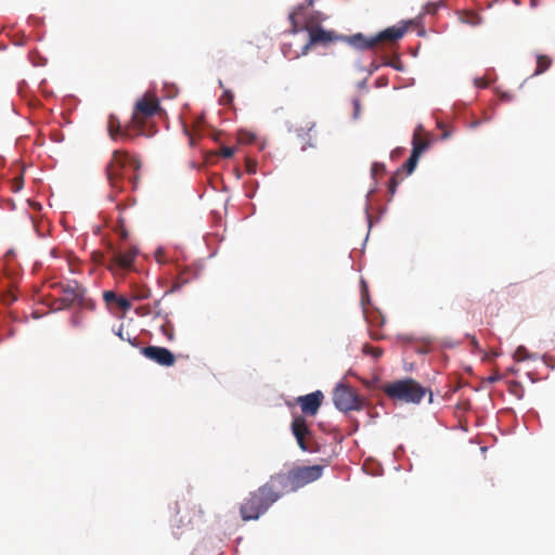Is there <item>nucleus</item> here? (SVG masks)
<instances>
[{"label": "nucleus", "mask_w": 555, "mask_h": 555, "mask_svg": "<svg viewBox=\"0 0 555 555\" xmlns=\"http://www.w3.org/2000/svg\"><path fill=\"white\" fill-rule=\"evenodd\" d=\"M283 494L279 490L274 479L269 480L250 491L240 505V515L244 521L257 520L278 502Z\"/></svg>", "instance_id": "nucleus-1"}, {"label": "nucleus", "mask_w": 555, "mask_h": 555, "mask_svg": "<svg viewBox=\"0 0 555 555\" xmlns=\"http://www.w3.org/2000/svg\"><path fill=\"white\" fill-rule=\"evenodd\" d=\"M324 466H294L287 470H281L272 476L283 495L295 492L300 488L318 480L323 474Z\"/></svg>", "instance_id": "nucleus-2"}, {"label": "nucleus", "mask_w": 555, "mask_h": 555, "mask_svg": "<svg viewBox=\"0 0 555 555\" xmlns=\"http://www.w3.org/2000/svg\"><path fill=\"white\" fill-rule=\"evenodd\" d=\"M384 393L391 400L405 403H420L428 389L413 378H403L382 386Z\"/></svg>", "instance_id": "nucleus-3"}, {"label": "nucleus", "mask_w": 555, "mask_h": 555, "mask_svg": "<svg viewBox=\"0 0 555 555\" xmlns=\"http://www.w3.org/2000/svg\"><path fill=\"white\" fill-rule=\"evenodd\" d=\"M127 165L138 170L141 166L140 162L131 157L127 151L116 150L113 152L112 159L106 166V178L115 194L124 191L125 177L124 170Z\"/></svg>", "instance_id": "nucleus-4"}, {"label": "nucleus", "mask_w": 555, "mask_h": 555, "mask_svg": "<svg viewBox=\"0 0 555 555\" xmlns=\"http://www.w3.org/2000/svg\"><path fill=\"white\" fill-rule=\"evenodd\" d=\"M203 509L201 505L191 499L182 498L176 503V515L172 519V526L178 529H193L203 520Z\"/></svg>", "instance_id": "nucleus-5"}, {"label": "nucleus", "mask_w": 555, "mask_h": 555, "mask_svg": "<svg viewBox=\"0 0 555 555\" xmlns=\"http://www.w3.org/2000/svg\"><path fill=\"white\" fill-rule=\"evenodd\" d=\"M159 109V103L156 96L149 93L137 101L131 117V125L137 129V135L145 134L143 129L147 118L154 116Z\"/></svg>", "instance_id": "nucleus-6"}, {"label": "nucleus", "mask_w": 555, "mask_h": 555, "mask_svg": "<svg viewBox=\"0 0 555 555\" xmlns=\"http://www.w3.org/2000/svg\"><path fill=\"white\" fill-rule=\"evenodd\" d=\"M313 4V0H308L307 5L300 4L296 7L288 16L291 22L289 33L297 34L301 30L307 31L308 34L318 28L321 22L320 13L313 12L310 14H306L305 10L307 7H311Z\"/></svg>", "instance_id": "nucleus-7"}, {"label": "nucleus", "mask_w": 555, "mask_h": 555, "mask_svg": "<svg viewBox=\"0 0 555 555\" xmlns=\"http://www.w3.org/2000/svg\"><path fill=\"white\" fill-rule=\"evenodd\" d=\"M335 406L343 412L359 411L363 406V400L349 386L339 384L333 392Z\"/></svg>", "instance_id": "nucleus-8"}, {"label": "nucleus", "mask_w": 555, "mask_h": 555, "mask_svg": "<svg viewBox=\"0 0 555 555\" xmlns=\"http://www.w3.org/2000/svg\"><path fill=\"white\" fill-rule=\"evenodd\" d=\"M112 257L107 263V269L116 273L117 270L130 271L133 269V262L139 254V249L135 246H129L125 250H117L109 244L108 246Z\"/></svg>", "instance_id": "nucleus-9"}, {"label": "nucleus", "mask_w": 555, "mask_h": 555, "mask_svg": "<svg viewBox=\"0 0 555 555\" xmlns=\"http://www.w3.org/2000/svg\"><path fill=\"white\" fill-rule=\"evenodd\" d=\"M309 39L307 43L301 48V52L297 53L294 57H299L300 55H307L310 49L314 46L327 47L330 43L345 40V37L338 35L334 30L324 29L322 26H319L315 29H312L309 34Z\"/></svg>", "instance_id": "nucleus-10"}, {"label": "nucleus", "mask_w": 555, "mask_h": 555, "mask_svg": "<svg viewBox=\"0 0 555 555\" xmlns=\"http://www.w3.org/2000/svg\"><path fill=\"white\" fill-rule=\"evenodd\" d=\"M291 428L299 448L302 451L311 453L319 451L318 444L311 440L312 433L304 416L294 417Z\"/></svg>", "instance_id": "nucleus-11"}, {"label": "nucleus", "mask_w": 555, "mask_h": 555, "mask_svg": "<svg viewBox=\"0 0 555 555\" xmlns=\"http://www.w3.org/2000/svg\"><path fill=\"white\" fill-rule=\"evenodd\" d=\"M60 288L62 292V297L60 298L61 304L57 307L59 309L68 308L75 304L79 306H87V299L85 298L87 291L77 282H73L66 285L60 284Z\"/></svg>", "instance_id": "nucleus-12"}, {"label": "nucleus", "mask_w": 555, "mask_h": 555, "mask_svg": "<svg viewBox=\"0 0 555 555\" xmlns=\"http://www.w3.org/2000/svg\"><path fill=\"white\" fill-rule=\"evenodd\" d=\"M107 131L113 140L121 139L124 141H130L138 137L135 134L137 129L132 127L131 121L125 127L121 126L120 120L115 115H109L107 119Z\"/></svg>", "instance_id": "nucleus-13"}, {"label": "nucleus", "mask_w": 555, "mask_h": 555, "mask_svg": "<svg viewBox=\"0 0 555 555\" xmlns=\"http://www.w3.org/2000/svg\"><path fill=\"white\" fill-rule=\"evenodd\" d=\"M141 352L149 360L163 366H172L176 362L175 354L165 347L147 346L143 347Z\"/></svg>", "instance_id": "nucleus-14"}, {"label": "nucleus", "mask_w": 555, "mask_h": 555, "mask_svg": "<svg viewBox=\"0 0 555 555\" xmlns=\"http://www.w3.org/2000/svg\"><path fill=\"white\" fill-rule=\"evenodd\" d=\"M323 398L322 391L317 390L306 396L298 397L297 402L305 415L314 416L322 404Z\"/></svg>", "instance_id": "nucleus-15"}, {"label": "nucleus", "mask_w": 555, "mask_h": 555, "mask_svg": "<svg viewBox=\"0 0 555 555\" xmlns=\"http://www.w3.org/2000/svg\"><path fill=\"white\" fill-rule=\"evenodd\" d=\"M405 31H406L405 26L389 27L375 36L376 42L378 43L382 41H396V40L402 38L403 35L405 34Z\"/></svg>", "instance_id": "nucleus-16"}, {"label": "nucleus", "mask_w": 555, "mask_h": 555, "mask_svg": "<svg viewBox=\"0 0 555 555\" xmlns=\"http://www.w3.org/2000/svg\"><path fill=\"white\" fill-rule=\"evenodd\" d=\"M346 39L352 47H354L359 50H369V49L374 48L377 44L375 37L366 38L365 36H363L360 33L352 35L351 37L346 38Z\"/></svg>", "instance_id": "nucleus-17"}, {"label": "nucleus", "mask_w": 555, "mask_h": 555, "mask_svg": "<svg viewBox=\"0 0 555 555\" xmlns=\"http://www.w3.org/2000/svg\"><path fill=\"white\" fill-rule=\"evenodd\" d=\"M103 299L107 305L116 304L118 308H120L124 311H127L131 308V304L126 297L118 296L113 291H105L103 293Z\"/></svg>", "instance_id": "nucleus-18"}, {"label": "nucleus", "mask_w": 555, "mask_h": 555, "mask_svg": "<svg viewBox=\"0 0 555 555\" xmlns=\"http://www.w3.org/2000/svg\"><path fill=\"white\" fill-rule=\"evenodd\" d=\"M423 126L418 125L412 138V151L418 152V156L428 147L429 141L422 138Z\"/></svg>", "instance_id": "nucleus-19"}, {"label": "nucleus", "mask_w": 555, "mask_h": 555, "mask_svg": "<svg viewBox=\"0 0 555 555\" xmlns=\"http://www.w3.org/2000/svg\"><path fill=\"white\" fill-rule=\"evenodd\" d=\"M553 64V60L551 56L545 54H539L537 56V67L533 73V76L541 75L545 73Z\"/></svg>", "instance_id": "nucleus-20"}, {"label": "nucleus", "mask_w": 555, "mask_h": 555, "mask_svg": "<svg viewBox=\"0 0 555 555\" xmlns=\"http://www.w3.org/2000/svg\"><path fill=\"white\" fill-rule=\"evenodd\" d=\"M160 325H159V330L162 332V334L168 339V340H173L175 338V328H173V324L170 322V320H168V317H166L165 319H160Z\"/></svg>", "instance_id": "nucleus-21"}, {"label": "nucleus", "mask_w": 555, "mask_h": 555, "mask_svg": "<svg viewBox=\"0 0 555 555\" xmlns=\"http://www.w3.org/2000/svg\"><path fill=\"white\" fill-rule=\"evenodd\" d=\"M420 157L418 152L412 151L409 159L402 165L401 169H399L400 172L405 171L408 175H411L414 171Z\"/></svg>", "instance_id": "nucleus-22"}, {"label": "nucleus", "mask_w": 555, "mask_h": 555, "mask_svg": "<svg viewBox=\"0 0 555 555\" xmlns=\"http://www.w3.org/2000/svg\"><path fill=\"white\" fill-rule=\"evenodd\" d=\"M152 295V292L149 287L146 286H134L132 288V299L134 300H143V299H149Z\"/></svg>", "instance_id": "nucleus-23"}, {"label": "nucleus", "mask_w": 555, "mask_h": 555, "mask_svg": "<svg viewBox=\"0 0 555 555\" xmlns=\"http://www.w3.org/2000/svg\"><path fill=\"white\" fill-rule=\"evenodd\" d=\"M460 20L463 22V23H466V24H469V25H478L480 23V17L477 13L475 12H472V11H467V12H462L461 13V16H460Z\"/></svg>", "instance_id": "nucleus-24"}, {"label": "nucleus", "mask_w": 555, "mask_h": 555, "mask_svg": "<svg viewBox=\"0 0 555 555\" xmlns=\"http://www.w3.org/2000/svg\"><path fill=\"white\" fill-rule=\"evenodd\" d=\"M362 351L364 354H370L375 359H378L383 356L384 351L379 347H373L369 344H365L362 348Z\"/></svg>", "instance_id": "nucleus-25"}, {"label": "nucleus", "mask_w": 555, "mask_h": 555, "mask_svg": "<svg viewBox=\"0 0 555 555\" xmlns=\"http://www.w3.org/2000/svg\"><path fill=\"white\" fill-rule=\"evenodd\" d=\"M151 306L152 314H154V320H160L168 317V314L160 307V300H155Z\"/></svg>", "instance_id": "nucleus-26"}, {"label": "nucleus", "mask_w": 555, "mask_h": 555, "mask_svg": "<svg viewBox=\"0 0 555 555\" xmlns=\"http://www.w3.org/2000/svg\"><path fill=\"white\" fill-rule=\"evenodd\" d=\"M116 232L122 241L128 238V231L126 230L125 219L122 217L118 218V224L116 225Z\"/></svg>", "instance_id": "nucleus-27"}, {"label": "nucleus", "mask_w": 555, "mask_h": 555, "mask_svg": "<svg viewBox=\"0 0 555 555\" xmlns=\"http://www.w3.org/2000/svg\"><path fill=\"white\" fill-rule=\"evenodd\" d=\"M400 170H397V172L390 178L389 180V183H388V192L390 193L391 196L395 195L396 193V190H397V186L399 184V179L398 177L400 176Z\"/></svg>", "instance_id": "nucleus-28"}, {"label": "nucleus", "mask_w": 555, "mask_h": 555, "mask_svg": "<svg viewBox=\"0 0 555 555\" xmlns=\"http://www.w3.org/2000/svg\"><path fill=\"white\" fill-rule=\"evenodd\" d=\"M134 313L138 315V317H147V315H151L152 314V306L151 305H142V306H139L134 309Z\"/></svg>", "instance_id": "nucleus-29"}, {"label": "nucleus", "mask_w": 555, "mask_h": 555, "mask_svg": "<svg viewBox=\"0 0 555 555\" xmlns=\"http://www.w3.org/2000/svg\"><path fill=\"white\" fill-rule=\"evenodd\" d=\"M116 335L122 339V340H128L130 344L133 345L132 340H131V337L128 333V331L125 330V326L124 324H120L117 332H116Z\"/></svg>", "instance_id": "nucleus-30"}, {"label": "nucleus", "mask_w": 555, "mask_h": 555, "mask_svg": "<svg viewBox=\"0 0 555 555\" xmlns=\"http://www.w3.org/2000/svg\"><path fill=\"white\" fill-rule=\"evenodd\" d=\"M529 357H528V351L525 347L522 346H519L516 351H515V359L517 361H524V360H527Z\"/></svg>", "instance_id": "nucleus-31"}, {"label": "nucleus", "mask_w": 555, "mask_h": 555, "mask_svg": "<svg viewBox=\"0 0 555 555\" xmlns=\"http://www.w3.org/2000/svg\"><path fill=\"white\" fill-rule=\"evenodd\" d=\"M245 167H246V171L249 173V175H255L256 171H257V162L250 159V158H247L246 162H245Z\"/></svg>", "instance_id": "nucleus-32"}, {"label": "nucleus", "mask_w": 555, "mask_h": 555, "mask_svg": "<svg viewBox=\"0 0 555 555\" xmlns=\"http://www.w3.org/2000/svg\"><path fill=\"white\" fill-rule=\"evenodd\" d=\"M220 155L224 158H230L234 155V149L231 146L221 147Z\"/></svg>", "instance_id": "nucleus-33"}, {"label": "nucleus", "mask_w": 555, "mask_h": 555, "mask_svg": "<svg viewBox=\"0 0 555 555\" xmlns=\"http://www.w3.org/2000/svg\"><path fill=\"white\" fill-rule=\"evenodd\" d=\"M92 259L95 263H99V264H103L104 263V260H105V256L103 253H100V251H94L92 254Z\"/></svg>", "instance_id": "nucleus-34"}, {"label": "nucleus", "mask_w": 555, "mask_h": 555, "mask_svg": "<svg viewBox=\"0 0 555 555\" xmlns=\"http://www.w3.org/2000/svg\"><path fill=\"white\" fill-rule=\"evenodd\" d=\"M437 10H438V4L434 3V2L427 3L424 8L425 13H427V14H435L437 12Z\"/></svg>", "instance_id": "nucleus-35"}, {"label": "nucleus", "mask_w": 555, "mask_h": 555, "mask_svg": "<svg viewBox=\"0 0 555 555\" xmlns=\"http://www.w3.org/2000/svg\"><path fill=\"white\" fill-rule=\"evenodd\" d=\"M353 118H358L360 116L361 103L358 99L353 100Z\"/></svg>", "instance_id": "nucleus-36"}, {"label": "nucleus", "mask_w": 555, "mask_h": 555, "mask_svg": "<svg viewBox=\"0 0 555 555\" xmlns=\"http://www.w3.org/2000/svg\"><path fill=\"white\" fill-rule=\"evenodd\" d=\"M233 98H234V96H233L232 92H231V91H229V90H225V91L223 92V95H222V102H223L224 104L231 103V102L233 101Z\"/></svg>", "instance_id": "nucleus-37"}, {"label": "nucleus", "mask_w": 555, "mask_h": 555, "mask_svg": "<svg viewBox=\"0 0 555 555\" xmlns=\"http://www.w3.org/2000/svg\"><path fill=\"white\" fill-rule=\"evenodd\" d=\"M182 284L179 282H175L169 291L166 292V294L175 293L181 288Z\"/></svg>", "instance_id": "nucleus-38"}, {"label": "nucleus", "mask_w": 555, "mask_h": 555, "mask_svg": "<svg viewBox=\"0 0 555 555\" xmlns=\"http://www.w3.org/2000/svg\"><path fill=\"white\" fill-rule=\"evenodd\" d=\"M370 336H371V338H372V339H374V340H379V339H382V338H383V335H380V334H379L378 332H376V331H371V332H370Z\"/></svg>", "instance_id": "nucleus-39"}, {"label": "nucleus", "mask_w": 555, "mask_h": 555, "mask_svg": "<svg viewBox=\"0 0 555 555\" xmlns=\"http://www.w3.org/2000/svg\"><path fill=\"white\" fill-rule=\"evenodd\" d=\"M376 168L384 169V165H380V164H374V165H373V167H372V171H373V173H375Z\"/></svg>", "instance_id": "nucleus-40"}, {"label": "nucleus", "mask_w": 555, "mask_h": 555, "mask_svg": "<svg viewBox=\"0 0 555 555\" xmlns=\"http://www.w3.org/2000/svg\"><path fill=\"white\" fill-rule=\"evenodd\" d=\"M499 379H500V376H499V375H494V376H490V377H489V382H490V383H494V382H496V380H499Z\"/></svg>", "instance_id": "nucleus-41"}, {"label": "nucleus", "mask_w": 555, "mask_h": 555, "mask_svg": "<svg viewBox=\"0 0 555 555\" xmlns=\"http://www.w3.org/2000/svg\"><path fill=\"white\" fill-rule=\"evenodd\" d=\"M472 345H473L475 348H479L478 340H477L475 337H473V338H472Z\"/></svg>", "instance_id": "nucleus-42"}, {"label": "nucleus", "mask_w": 555, "mask_h": 555, "mask_svg": "<svg viewBox=\"0 0 555 555\" xmlns=\"http://www.w3.org/2000/svg\"><path fill=\"white\" fill-rule=\"evenodd\" d=\"M361 284H362V287L364 288V292H365V294H366V293H367V288H366L365 282H364V281H362V282H361Z\"/></svg>", "instance_id": "nucleus-43"}, {"label": "nucleus", "mask_w": 555, "mask_h": 555, "mask_svg": "<svg viewBox=\"0 0 555 555\" xmlns=\"http://www.w3.org/2000/svg\"><path fill=\"white\" fill-rule=\"evenodd\" d=\"M478 86H479V87H486V82H483V81H479V82H478Z\"/></svg>", "instance_id": "nucleus-44"}, {"label": "nucleus", "mask_w": 555, "mask_h": 555, "mask_svg": "<svg viewBox=\"0 0 555 555\" xmlns=\"http://www.w3.org/2000/svg\"><path fill=\"white\" fill-rule=\"evenodd\" d=\"M135 180H137V177L133 178V188H137Z\"/></svg>", "instance_id": "nucleus-45"}, {"label": "nucleus", "mask_w": 555, "mask_h": 555, "mask_svg": "<svg viewBox=\"0 0 555 555\" xmlns=\"http://www.w3.org/2000/svg\"><path fill=\"white\" fill-rule=\"evenodd\" d=\"M393 154H399V151H398V150L392 151V155H393Z\"/></svg>", "instance_id": "nucleus-46"}, {"label": "nucleus", "mask_w": 555, "mask_h": 555, "mask_svg": "<svg viewBox=\"0 0 555 555\" xmlns=\"http://www.w3.org/2000/svg\"><path fill=\"white\" fill-rule=\"evenodd\" d=\"M393 154H399V151H398V150L392 151V155H393Z\"/></svg>", "instance_id": "nucleus-47"}, {"label": "nucleus", "mask_w": 555, "mask_h": 555, "mask_svg": "<svg viewBox=\"0 0 555 555\" xmlns=\"http://www.w3.org/2000/svg\"><path fill=\"white\" fill-rule=\"evenodd\" d=\"M448 135H449L448 133H444V134L442 135V138H443V139H446V138H448Z\"/></svg>", "instance_id": "nucleus-48"}, {"label": "nucleus", "mask_w": 555, "mask_h": 555, "mask_svg": "<svg viewBox=\"0 0 555 555\" xmlns=\"http://www.w3.org/2000/svg\"><path fill=\"white\" fill-rule=\"evenodd\" d=\"M514 1H515V3H517V4H519V3H520V1H519V0H514Z\"/></svg>", "instance_id": "nucleus-49"}]
</instances>
